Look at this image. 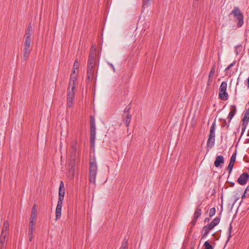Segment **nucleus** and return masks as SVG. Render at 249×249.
Returning a JSON list of instances; mask_svg holds the SVG:
<instances>
[{
    "label": "nucleus",
    "mask_w": 249,
    "mask_h": 249,
    "mask_svg": "<svg viewBox=\"0 0 249 249\" xmlns=\"http://www.w3.org/2000/svg\"><path fill=\"white\" fill-rule=\"evenodd\" d=\"M76 80L75 77L71 75L70 82L69 84L68 93L67 95V105L69 107H71L73 105V100L74 96V80Z\"/></svg>",
    "instance_id": "nucleus-1"
},
{
    "label": "nucleus",
    "mask_w": 249,
    "mask_h": 249,
    "mask_svg": "<svg viewBox=\"0 0 249 249\" xmlns=\"http://www.w3.org/2000/svg\"><path fill=\"white\" fill-rule=\"evenodd\" d=\"M97 173V165L95 159L90 160L89 167V180L90 183L95 184Z\"/></svg>",
    "instance_id": "nucleus-2"
},
{
    "label": "nucleus",
    "mask_w": 249,
    "mask_h": 249,
    "mask_svg": "<svg viewBox=\"0 0 249 249\" xmlns=\"http://www.w3.org/2000/svg\"><path fill=\"white\" fill-rule=\"evenodd\" d=\"M96 137V127L94 118L93 116L90 117V144L92 147L95 146Z\"/></svg>",
    "instance_id": "nucleus-3"
},
{
    "label": "nucleus",
    "mask_w": 249,
    "mask_h": 249,
    "mask_svg": "<svg viewBox=\"0 0 249 249\" xmlns=\"http://www.w3.org/2000/svg\"><path fill=\"white\" fill-rule=\"evenodd\" d=\"M9 224L7 220L4 221L0 238V248H4L5 239L8 234Z\"/></svg>",
    "instance_id": "nucleus-4"
},
{
    "label": "nucleus",
    "mask_w": 249,
    "mask_h": 249,
    "mask_svg": "<svg viewBox=\"0 0 249 249\" xmlns=\"http://www.w3.org/2000/svg\"><path fill=\"white\" fill-rule=\"evenodd\" d=\"M231 15H233L237 19V26L238 27H241L244 23V16L239 8L238 7H234Z\"/></svg>",
    "instance_id": "nucleus-5"
},
{
    "label": "nucleus",
    "mask_w": 249,
    "mask_h": 249,
    "mask_svg": "<svg viewBox=\"0 0 249 249\" xmlns=\"http://www.w3.org/2000/svg\"><path fill=\"white\" fill-rule=\"evenodd\" d=\"M96 55V49L92 47L89 56L88 67L94 68L95 64V57Z\"/></svg>",
    "instance_id": "nucleus-6"
},
{
    "label": "nucleus",
    "mask_w": 249,
    "mask_h": 249,
    "mask_svg": "<svg viewBox=\"0 0 249 249\" xmlns=\"http://www.w3.org/2000/svg\"><path fill=\"white\" fill-rule=\"evenodd\" d=\"M249 178V175L247 172L243 173L237 179V182L240 185H243L246 184Z\"/></svg>",
    "instance_id": "nucleus-7"
},
{
    "label": "nucleus",
    "mask_w": 249,
    "mask_h": 249,
    "mask_svg": "<svg viewBox=\"0 0 249 249\" xmlns=\"http://www.w3.org/2000/svg\"><path fill=\"white\" fill-rule=\"evenodd\" d=\"M59 197L58 200L62 201L64 200L65 195V188L64 183L62 181H61L59 187Z\"/></svg>",
    "instance_id": "nucleus-8"
},
{
    "label": "nucleus",
    "mask_w": 249,
    "mask_h": 249,
    "mask_svg": "<svg viewBox=\"0 0 249 249\" xmlns=\"http://www.w3.org/2000/svg\"><path fill=\"white\" fill-rule=\"evenodd\" d=\"M87 80L89 82L92 81L94 78V68L87 67Z\"/></svg>",
    "instance_id": "nucleus-9"
},
{
    "label": "nucleus",
    "mask_w": 249,
    "mask_h": 249,
    "mask_svg": "<svg viewBox=\"0 0 249 249\" xmlns=\"http://www.w3.org/2000/svg\"><path fill=\"white\" fill-rule=\"evenodd\" d=\"M75 173V164L74 161L69 164V177L73 178L74 177Z\"/></svg>",
    "instance_id": "nucleus-10"
},
{
    "label": "nucleus",
    "mask_w": 249,
    "mask_h": 249,
    "mask_svg": "<svg viewBox=\"0 0 249 249\" xmlns=\"http://www.w3.org/2000/svg\"><path fill=\"white\" fill-rule=\"evenodd\" d=\"M224 159L223 156L222 155H219L216 157L214 164L216 167H218L220 166L221 164L224 163Z\"/></svg>",
    "instance_id": "nucleus-11"
},
{
    "label": "nucleus",
    "mask_w": 249,
    "mask_h": 249,
    "mask_svg": "<svg viewBox=\"0 0 249 249\" xmlns=\"http://www.w3.org/2000/svg\"><path fill=\"white\" fill-rule=\"evenodd\" d=\"M215 125L216 123L215 121H214L213 123L212 124V125L211 127L210 130V133L209 135V139L213 138L215 139Z\"/></svg>",
    "instance_id": "nucleus-12"
},
{
    "label": "nucleus",
    "mask_w": 249,
    "mask_h": 249,
    "mask_svg": "<svg viewBox=\"0 0 249 249\" xmlns=\"http://www.w3.org/2000/svg\"><path fill=\"white\" fill-rule=\"evenodd\" d=\"M213 229V228H212V226L209 225V224L206 226H205L203 228L202 238L206 237L210 231Z\"/></svg>",
    "instance_id": "nucleus-13"
},
{
    "label": "nucleus",
    "mask_w": 249,
    "mask_h": 249,
    "mask_svg": "<svg viewBox=\"0 0 249 249\" xmlns=\"http://www.w3.org/2000/svg\"><path fill=\"white\" fill-rule=\"evenodd\" d=\"M122 121L125 124L126 127H128L130 123L132 116L131 114H127L125 116L122 115Z\"/></svg>",
    "instance_id": "nucleus-14"
},
{
    "label": "nucleus",
    "mask_w": 249,
    "mask_h": 249,
    "mask_svg": "<svg viewBox=\"0 0 249 249\" xmlns=\"http://www.w3.org/2000/svg\"><path fill=\"white\" fill-rule=\"evenodd\" d=\"M231 107L232 108V109L230 111L228 116V119H229V122H231V120L233 117L236 112V108L235 105H231Z\"/></svg>",
    "instance_id": "nucleus-15"
},
{
    "label": "nucleus",
    "mask_w": 249,
    "mask_h": 249,
    "mask_svg": "<svg viewBox=\"0 0 249 249\" xmlns=\"http://www.w3.org/2000/svg\"><path fill=\"white\" fill-rule=\"evenodd\" d=\"M23 51L24 53L22 57V59L23 61H26L30 55L31 48H28L27 47H24Z\"/></svg>",
    "instance_id": "nucleus-16"
},
{
    "label": "nucleus",
    "mask_w": 249,
    "mask_h": 249,
    "mask_svg": "<svg viewBox=\"0 0 249 249\" xmlns=\"http://www.w3.org/2000/svg\"><path fill=\"white\" fill-rule=\"evenodd\" d=\"M77 144V141L76 140H75L74 141L72 142L71 144V148L72 150L71 154L73 155L74 158H75L76 155Z\"/></svg>",
    "instance_id": "nucleus-17"
},
{
    "label": "nucleus",
    "mask_w": 249,
    "mask_h": 249,
    "mask_svg": "<svg viewBox=\"0 0 249 249\" xmlns=\"http://www.w3.org/2000/svg\"><path fill=\"white\" fill-rule=\"evenodd\" d=\"M221 213H219V215L216 216L210 224L211 226H212V228H214L215 226L217 225L220 221V217H221Z\"/></svg>",
    "instance_id": "nucleus-18"
},
{
    "label": "nucleus",
    "mask_w": 249,
    "mask_h": 249,
    "mask_svg": "<svg viewBox=\"0 0 249 249\" xmlns=\"http://www.w3.org/2000/svg\"><path fill=\"white\" fill-rule=\"evenodd\" d=\"M32 41V36H25L24 47L31 48V44Z\"/></svg>",
    "instance_id": "nucleus-19"
},
{
    "label": "nucleus",
    "mask_w": 249,
    "mask_h": 249,
    "mask_svg": "<svg viewBox=\"0 0 249 249\" xmlns=\"http://www.w3.org/2000/svg\"><path fill=\"white\" fill-rule=\"evenodd\" d=\"M36 217V205L34 204L32 209L30 219H31V220H35Z\"/></svg>",
    "instance_id": "nucleus-20"
},
{
    "label": "nucleus",
    "mask_w": 249,
    "mask_h": 249,
    "mask_svg": "<svg viewBox=\"0 0 249 249\" xmlns=\"http://www.w3.org/2000/svg\"><path fill=\"white\" fill-rule=\"evenodd\" d=\"M218 96L219 99L224 101L228 100L229 97L228 94L226 91L219 92Z\"/></svg>",
    "instance_id": "nucleus-21"
},
{
    "label": "nucleus",
    "mask_w": 249,
    "mask_h": 249,
    "mask_svg": "<svg viewBox=\"0 0 249 249\" xmlns=\"http://www.w3.org/2000/svg\"><path fill=\"white\" fill-rule=\"evenodd\" d=\"M227 88V83L225 81L222 82L220 86L219 92L226 91Z\"/></svg>",
    "instance_id": "nucleus-22"
},
{
    "label": "nucleus",
    "mask_w": 249,
    "mask_h": 249,
    "mask_svg": "<svg viewBox=\"0 0 249 249\" xmlns=\"http://www.w3.org/2000/svg\"><path fill=\"white\" fill-rule=\"evenodd\" d=\"M35 220H30L29 225V231L33 232L35 230Z\"/></svg>",
    "instance_id": "nucleus-23"
},
{
    "label": "nucleus",
    "mask_w": 249,
    "mask_h": 249,
    "mask_svg": "<svg viewBox=\"0 0 249 249\" xmlns=\"http://www.w3.org/2000/svg\"><path fill=\"white\" fill-rule=\"evenodd\" d=\"M119 249H128V240L125 238L123 240L121 246Z\"/></svg>",
    "instance_id": "nucleus-24"
},
{
    "label": "nucleus",
    "mask_w": 249,
    "mask_h": 249,
    "mask_svg": "<svg viewBox=\"0 0 249 249\" xmlns=\"http://www.w3.org/2000/svg\"><path fill=\"white\" fill-rule=\"evenodd\" d=\"M33 28L32 26L31 25V23L29 24L28 25V28L26 31V34L25 36H32V31Z\"/></svg>",
    "instance_id": "nucleus-25"
},
{
    "label": "nucleus",
    "mask_w": 249,
    "mask_h": 249,
    "mask_svg": "<svg viewBox=\"0 0 249 249\" xmlns=\"http://www.w3.org/2000/svg\"><path fill=\"white\" fill-rule=\"evenodd\" d=\"M249 120V108L246 110L243 118L242 119V121L247 122H248Z\"/></svg>",
    "instance_id": "nucleus-26"
},
{
    "label": "nucleus",
    "mask_w": 249,
    "mask_h": 249,
    "mask_svg": "<svg viewBox=\"0 0 249 249\" xmlns=\"http://www.w3.org/2000/svg\"><path fill=\"white\" fill-rule=\"evenodd\" d=\"M214 142H215V139H213V138H212V139H210V140L209 138L208 139V141H207V146H208L210 148H212L214 144Z\"/></svg>",
    "instance_id": "nucleus-27"
},
{
    "label": "nucleus",
    "mask_w": 249,
    "mask_h": 249,
    "mask_svg": "<svg viewBox=\"0 0 249 249\" xmlns=\"http://www.w3.org/2000/svg\"><path fill=\"white\" fill-rule=\"evenodd\" d=\"M201 214V209L199 208H197L196 209L195 212L194 213V216L196 218H198Z\"/></svg>",
    "instance_id": "nucleus-28"
},
{
    "label": "nucleus",
    "mask_w": 249,
    "mask_h": 249,
    "mask_svg": "<svg viewBox=\"0 0 249 249\" xmlns=\"http://www.w3.org/2000/svg\"><path fill=\"white\" fill-rule=\"evenodd\" d=\"M203 246L204 249H213V247L208 241L204 242Z\"/></svg>",
    "instance_id": "nucleus-29"
},
{
    "label": "nucleus",
    "mask_w": 249,
    "mask_h": 249,
    "mask_svg": "<svg viewBox=\"0 0 249 249\" xmlns=\"http://www.w3.org/2000/svg\"><path fill=\"white\" fill-rule=\"evenodd\" d=\"M61 215V209H58L56 208L55 210V220L59 219Z\"/></svg>",
    "instance_id": "nucleus-30"
},
{
    "label": "nucleus",
    "mask_w": 249,
    "mask_h": 249,
    "mask_svg": "<svg viewBox=\"0 0 249 249\" xmlns=\"http://www.w3.org/2000/svg\"><path fill=\"white\" fill-rule=\"evenodd\" d=\"M231 223H231V224L230 225V226L229 227V229H228L229 235H228V239L227 240L226 243H228L229 241L230 238L231 237V230L232 229V225H231Z\"/></svg>",
    "instance_id": "nucleus-31"
},
{
    "label": "nucleus",
    "mask_w": 249,
    "mask_h": 249,
    "mask_svg": "<svg viewBox=\"0 0 249 249\" xmlns=\"http://www.w3.org/2000/svg\"><path fill=\"white\" fill-rule=\"evenodd\" d=\"M131 108V107L129 106H127L124 110V113L123 114V116H125L127 114H130V110Z\"/></svg>",
    "instance_id": "nucleus-32"
},
{
    "label": "nucleus",
    "mask_w": 249,
    "mask_h": 249,
    "mask_svg": "<svg viewBox=\"0 0 249 249\" xmlns=\"http://www.w3.org/2000/svg\"><path fill=\"white\" fill-rule=\"evenodd\" d=\"M214 72H215V67H214V66H213L212 68V69H211V71H210V72L209 74V77L210 78H213V75H214Z\"/></svg>",
    "instance_id": "nucleus-33"
},
{
    "label": "nucleus",
    "mask_w": 249,
    "mask_h": 249,
    "mask_svg": "<svg viewBox=\"0 0 249 249\" xmlns=\"http://www.w3.org/2000/svg\"><path fill=\"white\" fill-rule=\"evenodd\" d=\"M216 210L214 207L211 208L209 211V216L210 217L213 216L215 213Z\"/></svg>",
    "instance_id": "nucleus-34"
},
{
    "label": "nucleus",
    "mask_w": 249,
    "mask_h": 249,
    "mask_svg": "<svg viewBox=\"0 0 249 249\" xmlns=\"http://www.w3.org/2000/svg\"><path fill=\"white\" fill-rule=\"evenodd\" d=\"M234 163L230 162L227 167V170H229V174H230L231 172L232 169L234 166Z\"/></svg>",
    "instance_id": "nucleus-35"
},
{
    "label": "nucleus",
    "mask_w": 249,
    "mask_h": 249,
    "mask_svg": "<svg viewBox=\"0 0 249 249\" xmlns=\"http://www.w3.org/2000/svg\"><path fill=\"white\" fill-rule=\"evenodd\" d=\"M236 151H235V152L232 155L230 162L234 163L236 159Z\"/></svg>",
    "instance_id": "nucleus-36"
},
{
    "label": "nucleus",
    "mask_w": 249,
    "mask_h": 249,
    "mask_svg": "<svg viewBox=\"0 0 249 249\" xmlns=\"http://www.w3.org/2000/svg\"><path fill=\"white\" fill-rule=\"evenodd\" d=\"M63 200L60 201V200H58V202H57V206H56V208H57L58 209H61L62 210V205H63Z\"/></svg>",
    "instance_id": "nucleus-37"
},
{
    "label": "nucleus",
    "mask_w": 249,
    "mask_h": 249,
    "mask_svg": "<svg viewBox=\"0 0 249 249\" xmlns=\"http://www.w3.org/2000/svg\"><path fill=\"white\" fill-rule=\"evenodd\" d=\"M230 122H229L228 124H227L226 120H223V123L221 125V127L222 128L224 127L226 125H227V128L229 127L230 126Z\"/></svg>",
    "instance_id": "nucleus-38"
},
{
    "label": "nucleus",
    "mask_w": 249,
    "mask_h": 249,
    "mask_svg": "<svg viewBox=\"0 0 249 249\" xmlns=\"http://www.w3.org/2000/svg\"><path fill=\"white\" fill-rule=\"evenodd\" d=\"M236 60H234L232 63H231V64H230L225 70V71H227L229 70H230V69L233 67L236 63Z\"/></svg>",
    "instance_id": "nucleus-39"
},
{
    "label": "nucleus",
    "mask_w": 249,
    "mask_h": 249,
    "mask_svg": "<svg viewBox=\"0 0 249 249\" xmlns=\"http://www.w3.org/2000/svg\"><path fill=\"white\" fill-rule=\"evenodd\" d=\"M79 66V65L78 61L76 59L74 61L73 69H78Z\"/></svg>",
    "instance_id": "nucleus-40"
},
{
    "label": "nucleus",
    "mask_w": 249,
    "mask_h": 249,
    "mask_svg": "<svg viewBox=\"0 0 249 249\" xmlns=\"http://www.w3.org/2000/svg\"><path fill=\"white\" fill-rule=\"evenodd\" d=\"M242 47L241 45L237 46L235 49L236 53L237 55L241 51Z\"/></svg>",
    "instance_id": "nucleus-41"
},
{
    "label": "nucleus",
    "mask_w": 249,
    "mask_h": 249,
    "mask_svg": "<svg viewBox=\"0 0 249 249\" xmlns=\"http://www.w3.org/2000/svg\"><path fill=\"white\" fill-rule=\"evenodd\" d=\"M142 8H144L145 7H147L150 5V1H143Z\"/></svg>",
    "instance_id": "nucleus-42"
},
{
    "label": "nucleus",
    "mask_w": 249,
    "mask_h": 249,
    "mask_svg": "<svg viewBox=\"0 0 249 249\" xmlns=\"http://www.w3.org/2000/svg\"><path fill=\"white\" fill-rule=\"evenodd\" d=\"M198 218H196V217H194L192 221H191L192 227H193L195 225Z\"/></svg>",
    "instance_id": "nucleus-43"
},
{
    "label": "nucleus",
    "mask_w": 249,
    "mask_h": 249,
    "mask_svg": "<svg viewBox=\"0 0 249 249\" xmlns=\"http://www.w3.org/2000/svg\"><path fill=\"white\" fill-rule=\"evenodd\" d=\"M29 241H32V239L33 238V232H31L30 231H29Z\"/></svg>",
    "instance_id": "nucleus-44"
},
{
    "label": "nucleus",
    "mask_w": 249,
    "mask_h": 249,
    "mask_svg": "<svg viewBox=\"0 0 249 249\" xmlns=\"http://www.w3.org/2000/svg\"><path fill=\"white\" fill-rule=\"evenodd\" d=\"M244 192L247 194L248 196H249V185L247 187Z\"/></svg>",
    "instance_id": "nucleus-45"
},
{
    "label": "nucleus",
    "mask_w": 249,
    "mask_h": 249,
    "mask_svg": "<svg viewBox=\"0 0 249 249\" xmlns=\"http://www.w3.org/2000/svg\"><path fill=\"white\" fill-rule=\"evenodd\" d=\"M247 124H248L247 122L243 121V123H242L243 127H245L246 128Z\"/></svg>",
    "instance_id": "nucleus-46"
},
{
    "label": "nucleus",
    "mask_w": 249,
    "mask_h": 249,
    "mask_svg": "<svg viewBox=\"0 0 249 249\" xmlns=\"http://www.w3.org/2000/svg\"><path fill=\"white\" fill-rule=\"evenodd\" d=\"M212 78H210L209 77L208 80V85H210V83L212 82Z\"/></svg>",
    "instance_id": "nucleus-47"
},
{
    "label": "nucleus",
    "mask_w": 249,
    "mask_h": 249,
    "mask_svg": "<svg viewBox=\"0 0 249 249\" xmlns=\"http://www.w3.org/2000/svg\"><path fill=\"white\" fill-rule=\"evenodd\" d=\"M246 128L245 127L242 126L241 135H242L243 134L244 132H245V131L246 130Z\"/></svg>",
    "instance_id": "nucleus-48"
},
{
    "label": "nucleus",
    "mask_w": 249,
    "mask_h": 249,
    "mask_svg": "<svg viewBox=\"0 0 249 249\" xmlns=\"http://www.w3.org/2000/svg\"><path fill=\"white\" fill-rule=\"evenodd\" d=\"M246 196H247V194H245V193L244 192L243 195L242 196V199H243L244 198H245Z\"/></svg>",
    "instance_id": "nucleus-49"
},
{
    "label": "nucleus",
    "mask_w": 249,
    "mask_h": 249,
    "mask_svg": "<svg viewBox=\"0 0 249 249\" xmlns=\"http://www.w3.org/2000/svg\"><path fill=\"white\" fill-rule=\"evenodd\" d=\"M210 218H208V217L205 218L204 219V222L206 223V222L209 221L210 220Z\"/></svg>",
    "instance_id": "nucleus-50"
},
{
    "label": "nucleus",
    "mask_w": 249,
    "mask_h": 249,
    "mask_svg": "<svg viewBox=\"0 0 249 249\" xmlns=\"http://www.w3.org/2000/svg\"><path fill=\"white\" fill-rule=\"evenodd\" d=\"M108 64L111 67V68H112L114 71H115V68L113 66V65L111 63H108Z\"/></svg>",
    "instance_id": "nucleus-51"
},
{
    "label": "nucleus",
    "mask_w": 249,
    "mask_h": 249,
    "mask_svg": "<svg viewBox=\"0 0 249 249\" xmlns=\"http://www.w3.org/2000/svg\"><path fill=\"white\" fill-rule=\"evenodd\" d=\"M248 88H249V77L247 79Z\"/></svg>",
    "instance_id": "nucleus-52"
},
{
    "label": "nucleus",
    "mask_w": 249,
    "mask_h": 249,
    "mask_svg": "<svg viewBox=\"0 0 249 249\" xmlns=\"http://www.w3.org/2000/svg\"><path fill=\"white\" fill-rule=\"evenodd\" d=\"M234 185V182H231V186L233 187Z\"/></svg>",
    "instance_id": "nucleus-53"
},
{
    "label": "nucleus",
    "mask_w": 249,
    "mask_h": 249,
    "mask_svg": "<svg viewBox=\"0 0 249 249\" xmlns=\"http://www.w3.org/2000/svg\"><path fill=\"white\" fill-rule=\"evenodd\" d=\"M223 120H224V119H222V118H220V119H219V121H222L223 122Z\"/></svg>",
    "instance_id": "nucleus-54"
},
{
    "label": "nucleus",
    "mask_w": 249,
    "mask_h": 249,
    "mask_svg": "<svg viewBox=\"0 0 249 249\" xmlns=\"http://www.w3.org/2000/svg\"><path fill=\"white\" fill-rule=\"evenodd\" d=\"M75 70H76V69H73V73H75Z\"/></svg>",
    "instance_id": "nucleus-55"
},
{
    "label": "nucleus",
    "mask_w": 249,
    "mask_h": 249,
    "mask_svg": "<svg viewBox=\"0 0 249 249\" xmlns=\"http://www.w3.org/2000/svg\"><path fill=\"white\" fill-rule=\"evenodd\" d=\"M125 76V75L124 74V75H123V78H124Z\"/></svg>",
    "instance_id": "nucleus-56"
}]
</instances>
